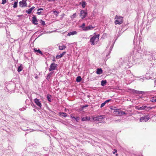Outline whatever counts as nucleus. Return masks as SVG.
Returning a JSON list of instances; mask_svg holds the SVG:
<instances>
[{"mask_svg":"<svg viewBox=\"0 0 156 156\" xmlns=\"http://www.w3.org/2000/svg\"><path fill=\"white\" fill-rule=\"evenodd\" d=\"M132 91L133 93L137 94H143L144 93V92L143 91H138L133 89Z\"/></svg>","mask_w":156,"mask_h":156,"instance_id":"18","label":"nucleus"},{"mask_svg":"<svg viewBox=\"0 0 156 156\" xmlns=\"http://www.w3.org/2000/svg\"><path fill=\"white\" fill-rule=\"evenodd\" d=\"M53 61H54V62H55V58L54 57V58H53Z\"/></svg>","mask_w":156,"mask_h":156,"instance_id":"54","label":"nucleus"},{"mask_svg":"<svg viewBox=\"0 0 156 156\" xmlns=\"http://www.w3.org/2000/svg\"><path fill=\"white\" fill-rule=\"evenodd\" d=\"M87 12L83 10H81L80 12V17L82 19L85 18L87 16Z\"/></svg>","mask_w":156,"mask_h":156,"instance_id":"10","label":"nucleus"},{"mask_svg":"<svg viewBox=\"0 0 156 156\" xmlns=\"http://www.w3.org/2000/svg\"><path fill=\"white\" fill-rule=\"evenodd\" d=\"M114 114L119 116H122L123 115L126 114L125 112L121 111L120 109H117L114 110Z\"/></svg>","mask_w":156,"mask_h":156,"instance_id":"7","label":"nucleus"},{"mask_svg":"<svg viewBox=\"0 0 156 156\" xmlns=\"http://www.w3.org/2000/svg\"><path fill=\"white\" fill-rule=\"evenodd\" d=\"M82 6L83 7V8H84L86 6V5L87 4V3L86 2H85L84 1H82Z\"/></svg>","mask_w":156,"mask_h":156,"instance_id":"33","label":"nucleus"},{"mask_svg":"<svg viewBox=\"0 0 156 156\" xmlns=\"http://www.w3.org/2000/svg\"><path fill=\"white\" fill-rule=\"evenodd\" d=\"M111 99H108L107 100H106L105 101V102L106 104L108 102H109L110 101H111Z\"/></svg>","mask_w":156,"mask_h":156,"instance_id":"46","label":"nucleus"},{"mask_svg":"<svg viewBox=\"0 0 156 156\" xmlns=\"http://www.w3.org/2000/svg\"><path fill=\"white\" fill-rule=\"evenodd\" d=\"M156 106L154 107H148L147 106V107L145 109L146 111H148L152 109V108H155Z\"/></svg>","mask_w":156,"mask_h":156,"instance_id":"25","label":"nucleus"},{"mask_svg":"<svg viewBox=\"0 0 156 156\" xmlns=\"http://www.w3.org/2000/svg\"><path fill=\"white\" fill-rule=\"evenodd\" d=\"M54 72H51L49 73L48 75L46 78L47 80L48 81H49L50 78V77L51 76Z\"/></svg>","mask_w":156,"mask_h":156,"instance_id":"20","label":"nucleus"},{"mask_svg":"<svg viewBox=\"0 0 156 156\" xmlns=\"http://www.w3.org/2000/svg\"><path fill=\"white\" fill-rule=\"evenodd\" d=\"M57 64L55 63H51L49 68V70L50 71H52L56 69V68L57 67Z\"/></svg>","mask_w":156,"mask_h":156,"instance_id":"9","label":"nucleus"},{"mask_svg":"<svg viewBox=\"0 0 156 156\" xmlns=\"http://www.w3.org/2000/svg\"><path fill=\"white\" fill-rule=\"evenodd\" d=\"M106 104L105 102L102 103L101 105L100 108H101L103 107Z\"/></svg>","mask_w":156,"mask_h":156,"instance_id":"39","label":"nucleus"},{"mask_svg":"<svg viewBox=\"0 0 156 156\" xmlns=\"http://www.w3.org/2000/svg\"><path fill=\"white\" fill-rule=\"evenodd\" d=\"M76 13H74L71 17V18L72 19H73V18H74L76 17Z\"/></svg>","mask_w":156,"mask_h":156,"instance_id":"41","label":"nucleus"},{"mask_svg":"<svg viewBox=\"0 0 156 156\" xmlns=\"http://www.w3.org/2000/svg\"><path fill=\"white\" fill-rule=\"evenodd\" d=\"M80 4H81V2H80Z\"/></svg>","mask_w":156,"mask_h":156,"instance_id":"57","label":"nucleus"},{"mask_svg":"<svg viewBox=\"0 0 156 156\" xmlns=\"http://www.w3.org/2000/svg\"><path fill=\"white\" fill-rule=\"evenodd\" d=\"M150 101L152 102H156V96L151 97L150 98Z\"/></svg>","mask_w":156,"mask_h":156,"instance_id":"23","label":"nucleus"},{"mask_svg":"<svg viewBox=\"0 0 156 156\" xmlns=\"http://www.w3.org/2000/svg\"><path fill=\"white\" fill-rule=\"evenodd\" d=\"M76 122H78L80 119V118L79 117H76L75 118V119Z\"/></svg>","mask_w":156,"mask_h":156,"instance_id":"40","label":"nucleus"},{"mask_svg":"<svg viewBox=\"0 0 156 156\" xmlns=\"http://www.w3.org/2000/svg\"><path fill=\"white\" fill-rule=\"evenodd\" d=\"M104 118V116L102 115H98L96 117L93 118L94 120L96 121V123L102 122V119Z\"/></svg>","mask_w":156,"mask_h":156,"instance_id":"6","label":"nucleus"},{"mask_svg":"<svg viewBox=\"0 0 156 156\" xmlns=\"http://www.w3.org/2000/svg\"><path fill=\"white\" fill-rule=\"evenodd\" d=\"M90 118L89 117L86 116L82 118V121H89L90 120Z\"/></svg>","mask_w":156,"mask_h":156,"instance_id":"21","label":"nucleus"},{"mask_svg":"<svg viewBox=\"0 0 156 156\" xmlns=\"http://www.w3.org/2000/svg\"><path fill=\"white\" fill-rule=\"evenodd\" d=\"M58 114L60 116L64 117H66L67 116V114L65 112H59Z\"/></svg>","mask_w":156,"mask_h":156,"instance_id":"16","label":"nucleus"},{"mask_svg":"<svg viewBox=\"0 0 156 156\" xmlns=\"http://www.w3.org/2000/svg\"><path fill=\"white\" fill-rule=\"evenodd\" d=\"M32 18L33 23L34 24H37L38 23V21L37 18L35 16H34L33 17H32Z\"/></svg>","mask_w":156,"mask_h":156,"instance_id":"15","label":"nucleus"},{"mask_svg":"<svg viewBox=\"0 0 156 156\" xmlns=\"http://www.w3.org/2000/svg\"><path fill=\"white\" fill-rule=\"evenodd\" d=\"M7 0H2V4H4L6 2Z\"/></svg>","mask_w":156,"mask_h":156,"instance_id":"43","label":"nucleus"},{"mask_svg":"<svg viewBox=\"0 0 156 156\" xmlns=\"http://www.w3.org/2000/svg\"><path fill=\"white\" fill-rule=\"evenodd\" d=\"M116 40H110L109 41L108 44V45L106 47V50L104 51V54L106 53L107 51H108V53L106 55V56L107 57L110 53L112 49L113 48V45L115 42Z\"/></svg>","mask_w":156,"mask_h":156,"instance_id":"3","label":"nucleus"},{"mask_svg":"<svg viewBox=\"0 0 156 156\" xmlns=\"http://www.w3.org/2000/svg\"><path fill=\"white\" fill-rule=\"evenodd\" d=\"M37 14H38V15H41V14H43V13L42 12H41V11L40 12L39 11H38V12H37Z\"/></svg>","mask_w":156,"mask_h":156,"instance_id":"45","label":"nucleus"},{"mask_svg":"<svg viewBox=\"0 0 156 156\" xmlns=\"http://www.w3.org/2000/svg\"><path fill=\"white\" fill-rule=\"evenodd\" d=\"M99 40H90V42L91 43L92 45H94L97 44Z\"/></svg>","mask_w":156,"mask_h":156,"instance_id":"14","label":"nucleus"},{"mask_svg":"<svg viewBox=\"0 0 156 156\" xmlns=\"http://www.w3.org/2000/svg\"><path fill=\"white\" fill-rule=\"evenodd\" d=\"M66 53V51H64V52H63L61 54L63 56L64 55H65Z\"/></svg>","mask_w":156,"mask_h":156,"instance_id":"49","label":"nucleus"},{"mask_svg":"<svg viewBox=\"0 0 156 156\" xmlns=\"http://www.w3.org/2000/svg\"><path fill=\"white\" fill-rule=\"evenodd\" d=\"M41 24L43 25H45V22L44 21L42 20H41Z\"/></svg>","mask_w":156,"mask_h":156,"instance_id":"42","label":"nucleus"},{"mask_svg":"<svg viewBox=\"0 0 156 156\" xmlns=\"http://www.w3.org/2000/svg\"><path fill=\"white\" fill-rule=\"evenodd\" d=\"M85 23H83L82 24L81 26H80V27L83 29V30H84V28L85 27Z\"/></svg>","mask_w":156,"mask_h":156,"instance_id":"36","label":"nucleus"},{"mask_svg":"<svg viewBox=\"0 0 156 156\" xmlns=\"http://www.w3.org/2000/svg\"><path fill=\"white\" fill-rule=\"evenodd\" d=\"M77 32L76 31H74L72 32H70L69 33L67 34V36H70L71 35H73L75 34H76Z\"/></svg>","mask_w":156,"mask_h":156,"instance_id":"22","label":"nucleus"},{"mask_svg":"<svg viewBox=\"0 0 156 156\" xmlns=\"http://www.w3.org/2000/svg\"><path fill=\"white\" fill-rule=\"evenodd\" d=\"M99 34L94 35L90 39H99Z\"/></svg>","mask_w":156,"mask_h":156,"instance_id":"27","label":"nucleus"},{"mask_svg":"<svg viewBox=\"0 0 156 156\" xmlns=\"http://www.w3.org/2000/svg\"><path fill=\"white\" fill-rule=\"evenodd\" d=\"M28 154L29 156H38V154L37 153L33 152H30Z\"/></svg>","mask_w":156,"mask_h":156,"instance_id":"24","label":"nucleus"},{"mask_svg":"<svg viewBox=\"0 0 156 156\" xmlns=\"http://www.w3.org/2000/svg\"><path fill=\"white\" fill-rule=\"evenodd\" d=\"M23 67L22 66V65L20 64L19 66H18L17 68V71L18 72H20L23 69Z\"/></svg>","mask_w":156,"mask_h":156,"instance_id":"28","label":"nucleus"},{"mask_svg":"<svg viewBox=\"0 0 156 156\" xmlns=\"http://www.w3.org/2000/svg\"><path fill=\"white\" fill-rule=\"evenodd\" d=\"M117 150H115L113 152V154H115L117 152Z\"/></svg>","mask_w":156,"mask_h":156,"instance_id":"50","label":"nucleus"},{"mask_svg":"<svg viewBox=\"0 0 156 156\" xmlns=\"http://www.w3.org/2000/svg\"><path fill=\"white\" fill-rule=\"evenodd\" d=\"M66 48V47L63 45H62L61 46H59L58 48L60 50H62L63 49H65V48Z\"/></svg>","mask_w":156,"mask_h":156,"instance_id":"30","label":"nucleus"},{"mask_svg":"<svg viewBox=\"0 0 156 156\" xmlns=\"http://www.w3.org/2000/svg\"><path fill=\"white\" fill-rule=\"evenodd\" d=\"M71 118L72 119H75V117L73 114H71L70 115Z\"/></svg>","mask_w":156,"mask_h":156,"instance_id":"44","label":"nucleus"},{"mask_svg":"<svg viewBox=\"0 0 156 156\" xmlns=\"http://www.w3.org/2000/svg\"><path fill=\"white\" fill-rule=\"evenodd\" d=\"M35 78L36 79H37L38 78V76L37 75H36L35 77Z\"/></svg>","mask_w":156,"mask_h":156,"instance_id":"52","label":"nucleus"},{"mask_svg":"<svg viewBox=\"0 0 156 156\" xmlns=\"http://www.w3.org/2000/svg\"><path fill=\"white\" fill-rule=\"evenodd\" d=\"M63 56L61 54L60 55H57L56 56L55 58H56L57 59H59L60 58H62Z\"/></svg>","mask_w":156,"mask_h":156,"instance_id":"35","label":"nucleus"},{"mask_svg":"<svg viewBox=\"0 0 156 156\" xmlns=\"http://www.w3.org/2000/svg\"><path fill=\"white\" fill-rule=\"evenodd\" d=\"M51 95L48 94L47 95V98L48 101H49V102H51Z\"/></svg>","mask_w":156,"mask_h":156,"instance_id":"32","label":"nucleus"},{"mask_svg":"<svg viewBox=\"0 0 156 156\" xmlns=\"http://www.w3.org/2000/svg\"><path fill=\"white\" fill-rule=\"evenodd\" d=\"M53 13L56 16H57L59 13V12L56 11H53Z\"/></svg>","mask_w":156,"mask_h":156,"instance_id":"38","label":"nucleus"},{"mask_svg":"<svg viewBox=\"0 0 156 156\" xmlns=\"http://www.w3.org/2000/svg\"><path fill=\"white\" fill-rule=\"evenodd\" d=\"M34 101L40 108H41L42 105L40 100L36 98L35 99H34Z\"/></svg>","mask_w":156,"mask_h":156,"instance_id":"12","label":"nucleus"},{"mask_svg":"<svg viewBox=\"0 0 156 156\" xmlns=\"http://www.w3.org/2000/svg\"><path fill=\"white\" fill-rule=\"evenodd\" d=\"M34 8H35V7L34 6H33L32 7H31L30 8L32 9L33 10Z\"/></svg>","mask_w":156,"mask_h":156,"instance_id":"53","label":"nucleus"},{"mask_svg":"<svg viewBox=\"0 0 156 156\" xmlns=\"http://www.w3.org/2000/svg\"><path fill=\"white\" fill-rule=\"evenodd\" d=\"M133 44L134 50H136L138 53H139L143 43L140 40H133Z\"/></svg>","mask_w":156,"mask_h":156,"instance_id":"4","label":"nucleus"},{"mask_svg":"<svg viewBox=\"0 0 156 156\" xmlns=\"http://www.w3.org/2000/svg\"><path fill=\"white\" fill-rule=\"evenodd\" d=\"M27 0H23L19 2L20 6L21 7L27 6Z\"/></svg>","mask_w":156,"mask_h":156,"instance_id":"11","label":"nucleus"},{"mask_svg":"<svg viewBox=\"0 0 156 156\" xmlns=\"http://www.w3.org/2000/svg\"><path fill=\"white\" fill-rule=\"evenodd\" d=\"M129 58L123 57L121 58L118 61L116 66L118 69L121 68L122 69L127 68L128 64L127 60Z\"/></svg>","mask_w":156,"mask_h":156,"instance_id":"2","label":"nucleus"},{"mask_svg":"<svg viewBox=\"0 0 156 156\" xmlns=\"http://www.w3.org/2000/svg\"><path fill=\"white\" fill-rule=\"evenodd\" d=\"M34 51L35 52H36L38 53H39L41 55H43V53L40 49H37V48H34Z\"/></svg>","mask_w":156,"mask_h":156,"instance_id":"26","label":"nucleus"},{"mask_svg":"<svg viewBox=\"0 0 156 156\" xmlns=\"http://www.w3.org/2000/svg\"><path fill=\"white\" fill-rule=\"evenodd\" d=\"M88 106V105H86L85 106H84V107H87Z\"/></svg>","mask_w":156,"mask_h":156,"instance_id":"56","label":"nucleus"},{"mask_svg":"<svg viewBox=\"0 0 156 156\" xmlns=\"http://www.w3.org/2000/svg\"><path fill=\"white\" fill-rule=\"evenodd\" d=\"M107 83L106 80H102L101 82V85L102 86H104L106 85Z\"/></svg>","mask_w":156,"mask_h":156,"instance_id":"29","label":"nucleus"},{"mask_svg":"<svg viewBox=\"0 0 156 156\" xmlns=\"http://www.w3.org/2000/svg\"><path fill=\"white\" fill-rule=\"evenodd\" d=\"M94 27H93L91 25H89L88 26L86 27H85L84 30L86 31L88 30H92Z\"/></svg>","mask_w":156,"mask_h":156,"instance_id":"17","label":"nucleus"},{"mask_svg":"<svg viewBox=\"0 0 156 156\" xmlns=\"http://www.w3.org/2000/svg\"><path fill=\"white\" fill-rule=\"evenodd\" d=\"M32 10H33L32 9L30 8V9L27 10L26 11V12L27 13L29 14L31 12Z\"/></svg>","mask_w":156,"mask_h":156,"instance_id":"34","label":"nucleus"},{"mask_svg":"<svg viewBox=\"0 0 156 156\" xmlns=\"http://www.w3.org/2000/svg\"><path fill=\"white\" fill-rule=\"evenodd\" d=\"M82 80L81 77L80 76H78L77 77L76 81L77 82H80Z\"/></svg>","mask_w":156,"mask_h":156,"instance_id":"31","label":"nucleus"},{"mask_svg":"<svg viewBox=\"0 0 156 156\" xmlns=\"http://www.w3.org/2000/svg\"><path fill=\"white\" fill-rule=\"evenodd\" d=\"M115 20L114 22L115 24H121L123 22V17L120 16L116 15L115 17Z\"/></svg>","mask_w":156,"mask_h":156,"instance_id":"5","label":"nucleus"},{"mask_svg":"<svg viewBox=\"0 0 156 156\" xmlns=\"http://www.w3.org/2000/svg\"><path fill=\"white\" fill-rule=\"evenodd\" d=\"M147 107L146 105H143L142 106H136L135 107V108L138 110H144Z\"/></svg>","mask_w":156,"mask_h":156,"instance_id":"13","label":"nucleus"},{"mask_svg":"<svg viewBox=\"0 0 156 156\" xmlns=\"http://www.w3.org/2000/svg\"><path fill=\"white\" fill-rule=\"evenodd\" d=\"M140 97V98H142V97H143V96H139Z\"/></svg>","mask_w":156,"mask_h":156,"instance_id":"55","label":"nucleus"},{"mask_svg":"<svg viewBox=\"0 0 156 156\" xmlns=\"http://www.w3.org/2000/svg\"><path fill=\"white\" fill-rule=\"evenodd\" d=\"M141 51L143 54L144 58L145 59L150 60V62L153 60V61L156 62V51H153L151 53L149 51H147V48L144 47L142 49Z\"/></svg>","mask_w":156,"mask_h":156,"instance_id":"1","label":"nucleus"},{"mask_svg":"<svg viewBox=\"0 0 156 156\" xmlns=\"http://www.w3.org/2000/svg\"><path fill=\"white\" fill-rule=\"evenodd\" d=\"M17 2H15L14 4L13 7L14 8H16L17 7Z\"/></svg>","mask_w":156,"mask_h":156,"instance_id":"37","label":"nucleus"},{"mask_svg":"<svg viewBox=\"0 0 156 156\" xmlns=\"http://www.w3.org/2000/svg\"><path fill=\"white\" fill-rule=\"evenodd\" d=\"M150 119L149 115H145L140 117V122H146Z\"/></svg>","mask_w":156,"mask_h":156,"instance_id":"8","label":"nucleus"},{"mask_svg":"<svg viewBox=\"0 0 156 156\" xmlns=\"http://www.w3.org/2000/svg\"><path fill=\"white\" fill-rule=\"evenodd\" d=\"M128 62H129V63H131L132 64H133V61L132 62H131V61L130 60L128 59Z\"/></svg>","mask_w":156,"mask_h":156,"instance_id":"47","label":"nucleus"},{"mask_svg":"<svg viewBox=\"0 0 156 156\" xmlns=\"http://www.w3.org/2000/svg\"><path fill=\"white\" fill-rule=\"evenodd\" d=\"M96 72L97 74L100 75L102 73L103 70L101 68H98Z\"/></svg>","mask_w":156,"mask_h":156,"instance_id":"19","label":"nucleus"},{"mask_svg":"<svg viewBox=\"0 0 156 156\" xmlns=\"http://www.w3.org/2000/svg\"><path fill=\"white\" fill-rule=\"evenodd\" d=\"M152 63H153V66L154 65H156V63H154V62L153 61H151V64H152Z\"/></svg>","mask_w":156,"mask_h":156,"instance_id":"51","label":"nucleus"},{"mask_svg":"<svg viewBox=\"0 0 156 156\" xmlns=\"http://www.w3.org/2000/svg\"><path fill=\"white\" fill-rule=\"evenodd\" d=\"M43 9H44L42 8H40L37 9V11H39L40 10H43Z\"/></svg>","mask_w":156,"mask_h":156,"instance_id":"48","label":"nucleus"}]
</instances>
